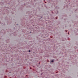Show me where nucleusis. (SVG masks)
Returning a JSON list of instances; mask_svg holds the SVG:
<instances>
[{"mask_svg": "<svg viewBox=\"0 0 78 78\" xmlns=\"http://www.w3.org/2000/svg\"><path fill=\"white\" fill-rule=\"evenodd\" d=\"M51 62H54V61L53 60H52L51 61Z\"/></svg>", "mask_w": 78, "mask_h": 78, "instance_id": "1", "label": "nucleus"}, {"mask_svg": "<svg viewBox=\"0 0 78 78\" xmlns=\"http://www.w3.org/2000/svg\"><path fill=\"white\" fill-rule=\"evenodd\" d=\"M29 52H30V50H29Z\"/></svg>", "mask_w": 78, "mask_h": 78, "instance_id": "2", "label": "nucleus"}, {"mask_svg": "<svg viewBox=\"0 0 78 78\" xmlns=\"http://www.w3.org/2000/svg\"><path fill=\"white\" fill-rule=\"evenodd\" d=\"M30 33H31V32H30Z\"/></svg>", "mask_w": 78, "mask_h": 78, "instance_id": "3", "label": "nucleus"}]
</instances>
